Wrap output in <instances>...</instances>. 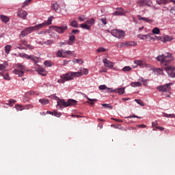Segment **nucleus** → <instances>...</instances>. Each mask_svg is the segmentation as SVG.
Instances as JSON below:
<instances>
[{"label":"nucleus","instance_id":"nucleus-1","mask_svg":"<svg viewBox=\"0 0 175 175\" xmlns=\"http://www.w3.org/2000/svg\"><path fill=\"white\" fill-rule=\"evenodd\" d=\"M83 75H88V69L82 68L80 72H68L60 75V79L57 82L64 84L66 81L74 80L75 77H81Z\"/></svg>","mask_w":175,"mask_h":175},{"label":"nucleus","instance_id":"nucleus-2","mask_svg":"<svg viewBox=\"0 0 175 175\" xmlns=\"http://www.w3.org/2000/svg\"><path fill=\"white\" fill-rule=\"evenodd\" d=\"M156 59L159 62H161V65L163 66H167V65L174 59V57H172L170 53H167V56H165V55H160L157 56Z\"/></svg>","mask_w":175,"mask_h":175},{"label":"nucleus","instance_id":"nucleus-3","mask_svg":"<svg viewBox=\"0 0 175 175\" xmlns=\"http://www.w3.org/2000/svg\"><path fill=\"white\" fill-rule=\"evenodd\" d=\"M26 70L27 68L25 66L23 65L22 64H17L16 68L13 70V73L14 75L18 76V77H23Z\"/></svg>","mask_w":175,"mask_h":175},{"label":"nucleus","instance_id":"nucleus-4","mask_svg":"<svg viewBox=\"0 0 175 175\" xmlns=\"http://www.w3.org/2000/svg\"><path fill=\"white\" fill-rule=\"evenodd\" d=\"M172 85H173V83H166L164 85H161V86L157 87V90L160 92H169V94H171L170 91H172V88L170 86Z\"/></svg>","mask_w":175,"mask_h":175},{"label":"nucleus","instance_id":"nucleus-5","mask_svg":"<svg viewBox=\"0 0 175 175\" xmlns=\"http://www.w3.org/2000/svg\"><path fill=\"white\" fill-rule=\"evenodd\" d=\"M111 36L115 38H118V39H122L124 36H125V31L119 29H113L111 32Z\"/></svg>","mask_w":175,"mask_h":175},{"label":"nucleus","instance_id":"nucleus-6","mask_svg":"<svg viewBox=\"0 0 175 175\" xmlns=\"http://www.w3.org/2000/svg\"><path fill=\"white\" fill-rule=\"evenodd\" d=\"M170 77H175V67L173 66H167L164 68Z\"/></svg>","mask_w":175,"mask_h":175},{"label":"nucleus","instance_id":"nucleus-7","mask_svg":"<svg viewBox=\"0 0 175 175\" xmlns=\"http://www.w3.org/2000/svg\"><path fill=\"white\" fill-rule=\"evenodd\" d=\"M54 29L58 33H64L65 31L68 29V25L64 24L61 26H54Z\"/></svg>","mask_w":175,"mask_h":175},{"label":"nucleus","instance_id":"nucleus-8","mask_svg":"<svg viewBox=\"0 0 175 175\" xmlns=\"http://www.w3.org/2000/svg\"><path fill=\"white\" fill-rule=\"evenodd\" d=\"M55 97V100H57V106L59 107H68V103L63 99H59L57 96H53Z\"/></svg>","mask_w":175,"mask_h":175},{"label":"nucleus","instance_id":"nucleus-9","mask_svg":"<svg viewBox=\"0 0 175 175\" xmlns=\"http://www.w3.org/2000/svg\"><path fill=\"white\" fill-rule=\"evenodd\" d=\"M33 31L32 30L31 27H29L23 29L20 34L21 38H25V36H27V35H29V33H32Z\"/></svg>","mask_w":175,"mask_h":175},{"label":"nucleus","instance_id":"nucleus-10","mask_svg":"<svg viewBox=\"0 0 175 175\" xmlns=\"http://www.w3.org/2000/svg\"><path fill=\"white\" fill-rule=\"evenodd\" d=\"M17 16H18V17H21V18H22L23 20H27V16H28V13L25 10L19 8L17 12Z\"/></svg>","mask_w":175,"mask_h":175},{"label":"nucleus","instance_id":"nucleus-11","mask_svg":"<svg viewBox=\"0 0 175 175\" xmlns=\"http://www.w3.org/2000/svg\"><path fill=\"white\" fill-rule=\"evenodd\" d=\"M137 43L135 41H127L122 42L120 45V47H131L132 46H136Z\"/></svg>","mask_w":175,"mask_h":175},{"label":"nucleus","instance_id":"nucleus-12","mask_svg":"<svg viewBox=\"0 0 175 175\" xmlns=\"http://www.w3.org/2000/svg\"><path fill=\"white\" fill-rule=\"evenodd\" d=\"M103 62L104 64V66L106 68H109V69H113V63L111 61L108 60L107 59H103Z\"/></svg>","mask_w":175,"mask_h":175},{"label":"nucleus","instance_id":"nucleus-13","mask_svg":"<svg viewBox=\"0 0 175 175\" xmlns=\"http://www.w3.org/2000/svg\"><path fill=\"white\" fill-rule=\"evenodd\" d=\"M23 57L24 58H27V59H31V61H34L35 62V64H38V57H35L34 55H28L27 54H23Z\"/></svg>","mask_w":175,"mask_h":175},{"label":"nucleus","instance_id":"nucleus-14","mask_svg":"<svg viewBox=\"0 0 175 175\" xmlns=\"http://www.w3.org/2000/svg\"><path fill=\"white\" fill-rule=\"evenodd\" d=\"M161 42H163V43H166V42H172L173 40V38L170 37V36H165L163 38L162 37H158Z\"/></svg>","mask_w":175,"mask_h":175},{"label":"nucleus","instance_id":"nucleus-15","mask_svg":"<svg viewBox=\"0 0 175 175\" xmlns=\"http://www.w3.org/2000/svg\"><path fill=\"white\" fill-rule=\"evenodd\" d=\"M44 27H46L44 23H42L41 24L36 25L35 26L31 27V29L33 31H38L39 29H42V28H44Z\"/></svg>","mask_w":175,"mask_h":175},{"label":"nucleus","instance_id":"nucleus-16","mask_svg":"<svg viewBox=\"0 0 175 175\" xmlns=\"http://www.w3.org/2000/svg\"><path fill=\"white\" fill-rule=\"evenodd\" d=\"M125 13V11L122 8H119L113 14V16H123Z\"/></svg>","mask_w":175,"mask_h":175},{"label":"nucleus","instance_id":"nucleus-17","mask_svg":"<svg viewBox=\"0 0 175 175\" xmlns=\"http://www.w3.org/2000/svg\"><path fill=\"white\" fill-rule=\"evenodd\" d=\"M134 64L138 65V66H140L141 68H145V66H147V64H145L144 62L141 60H135Z\"/></svg>","mask_w":175,"mask_h":175},{"label":"nucleus","instance_id":"nucleus-18","mask_svg":"<svg viewBox=\"0 0 175 175\" xmlns=\"http://www.w3.org/2000/svg\"><path fill=\"white\" fill-rule=\"evenodd\" d=\"M36 70L42 76H46V72L44 71V68H42L40 66H38Z\"/></svg>","mask_w":175,"mask_h":175},{"label":"nucleus","instance_id":"nucleus-19","mask_svg":"<svg viewBox=\"0 0 175 175\" xmlns=\"http://www.w3.org/2000/svg\"><path fill=\"white\" fill-rule=\"evenodd\" d=\"M137 17L138 20H139V21L143 20V21H145L146 23H149V24H151V23H152V21H151V19H148V18H144L140 15H137Z\"/></svg>","mask_w":175,"mask_h":175},{"label":"nucleus","instance_id":"nucleus-20","mask_svg":"<svg viewBox=\"0 0 175 175\" xmlns=\"http://www.w3.org/2000/svg\"><path fill=\"white\" fill-rule=\"evenodd\" d=\"M76 105H77V101L73 99H69L67 102V107L68 106H76Z\"/></svg>","mask_w":175,"mask_h":175},{"label":"nucleus","instance_id":"nucleus-21","mask_svg":"<svg viewBox=\"0 0 175 175\" xmlns=\"http://www.w3.org/2000/svg\"><path fill=\"white\" fill-rule=\"evenodd\" d=\"M150 36H151V33H148L147 35L139 34L137 36V38H139L142 40H145V39H147V38H150Z\"/></svg>","mask_w":175,"mask_h":175},{"label":"nucleus","instance_id":"nucleus-22","mask_svg":"<svg viewBox=\"0 0 175 175\" xmlns=\"http://www.w3.org/2000/svg\"><path fill=\"white\" fill-rule=\"evenodd\" d=\"M76 40V38L75 37L74 35H72L69 37V41L68 42V44H69V46H72V44H73V42H75Z\"/></svg>","mask_w":175,"mask_h":175},{"label":"nucleus","instance_id":"nucleus-23","mask_svg":"<svg viewBox=\"0 0 175 175\" xmlns=\"http://www.w3.org/2000/svg\"><path fill=\"white\" fill-rule=\"evenodd\" d=\"M57 57H62V58H66V55L64 53V50L58 51L56 53Z\"/></svg>","mask_w":175,"mask_h":175},{"label":"nucleus","instance_id":"nucleus-24","mask_svg":"<svg viewBox=\"0 0 175 175\" xmlns=\"http://www.w3.org/2000/svg\"><path fill=\"white\" fill-rule=\"evenodd\" d=\"M0 18L3 23H8L10 20L9 16L5 15H0Z\"/></svg>","mask_w":175,"mask_h":175},{"label":"nucleus","instance_id":"nucleus-25","mask_svg":"<svg viewBox=\"0 0 175 175\" xmlns=\"http://www.w3.org/2000/svg\"><path fill=\"white\" fill-rule=\"evenodd\" d=\"M87 99L88 101H87V103H88L89 105H94V102H97L98 100L97 99H92V98H90L88 96H87Z\"/></svg>","mask_w":175,"mask_h":175},{"label":"nucleus","instance_id":"nucleus-26","mask_svg":"<svg viewBox=\"0 0 175 175\" xmlns=\"http://www.w3.org/2000/svg\"><path fill=\"white\" fill-rule=\"evenodd\" d=\"M0 76H2L5 80H10V76L8 73L0 72Z\"/></svg>","mask_w":175,"mask_h":175},{"label":"nucleus","instance_id":"nucleus-27","mask_svg":"<svg viewBox=\"0 0 175 175\" xmlns=\"http://www.w3.org/2000/svg\"><path fill=\"white\" fill-rule=\"evenodd\" d=\"M12 51V45H6L5 46V54H9L10 53V51Z\"/></svg>","mask_w":175,"mask_h":175},{"label":"nucleus","instance_id":"nucleus-28","mask_svg":"<svg viewBox=\"0 0 175 175\" xmlns=\"http://www.w3.org/2000/svg\"><path fill=\"white\" fill-rule=\"evenodd\" d=\"M39 102L41 105H49V99L47 98H41L39 100Z\"/></svg>","mask_w":175,"mask_h":175},{"label":"nucleus","instance_id":"nucleus-29","mask_svg":"<svg viewBox=\"0 0 175 175\" xmlns=\"http://www.w3.org/2000/svg\"><path fill=\"white\" fill-rule=\"evenodd\" d=\"M15 109H16V110H18L19 111H23V110H24V106L21 105L16 104Z\"/></svg>","mask_w":175,"mask_h":175},{"label":"nucleus","instance_id":"nucleus-30","mask_svg":"<svg viewBox=\"0 0 175 175\" xmlns=\"http://www.w3.org/2000/svg\"><path fill=\"white\" fill-rule=\"evenodd\" d=\"M81 28H83V29H88L90 30L91 27L87 25V23H82L80 25Z\"/></svg>","mask_w":175,"mask_h":175},{"label":"nucleus","instance_id":"nucleus-31","mask_svg":"<svg viewBox=\"0 0 175 175\" xmlns=\"http://www.w3.org/2000/svg\"><path fill=\"white\" fill-rule=\"evenodd\" d=\"M117 92L119 94V95H122L125 93V88H120L117 90Z\"/></svg>","mask_w":175,"mask_h":175},{"label":"nucleus","instance_id":"nucleus-32","mask_svg":"<svg viewBox=\"0 0 175 175\" xmlns=\"http://www.w3.org/2000/svg\"><path fill=\"white\" fill-rule=\"evenodd\" d=\"M70 26L73 27V28H77L79 27V24L77 23V21H72L70 22Z\"/></svg>","mask_w":175,"mask_h":175},{"label":"nucleus","instance_id":"nucleus-33","mask_svg":"<svg viewBox=\"0 0 175 175\" xmlns=\"http://www.w3.org/2000/svg\"><path fill=\"white\" fill-rule=\"evenodd\" d=\"M132 87H142V83L140 82H132L131 83Z\"/></svg>","mask_w":175,"mask_h":175},{"label":"nucleus","instance_id":"nucleus-34","mask_svg":"<svg viewBox=\"0 0 175 175\" xmlns=\"http://www.w3.org/2000/svg\"><path fill=\"white\" fill-rule=\"evenodd\" d=\"M152 33H155L156 35H159L161 30H159V28L158 27H154L152 30Z\"/></svg>","mask_w":175,"mask_h":175},{"label":"nucleus","instance_id":"nucleus-35","mask_svg":"<svg viewBox=\"0 0 175 175\" xmlns=\"http://www.w3.org/2000/svg\"><path fill=\"white\" fill-rule=\"evenodd\" d=\"M122 72H131V70H132V68H131V66H124L122 69Z\"/></svg>","mask_w":175,"mask_h":175},{"label":"nucleus","instance_id":"nucleus-36","mask_svg":"<svg viewBox=\"0 0 175 175\" xmlns=\"http://www.w3.org/2000/svg\"><path fill=\"white\" fill-rule=\"evenodd\" d=\"M139 81H141V83H143V85H145V87H147L148 83V79H144L143 78H141L139 79Z\"/></svg>","mask_w":175,"mask_h":175},{"label":"nucleus","instance_id":"nucleus-37","mask_svg":"<svg viewBox=\"0 0 175 175\" xmlns=\"http://www.w3.org/2000/svg\"><path fill=\"white\" fill-rule=\"evenodd\" d=\"M29 109H33V105L29 104L23 106V110H29Z\"/></svg>","mask_w":175,"mask_h":175},{"label":"nucleus","instance_id":"nucleus-38","mask_svg":"<svg viewBox=\"0 0 175 175\" xmlns=\"http://www.w3.org/2000/svg\"><path fill=\"white\" fill-rule=\"evenodd\" d=\"M156 2L158 5H165L167 0H156Z\"/></svg>","mask_w":175,"mask_h":175},{"label":"nucleus","instance_id":"nucleus-39","mask_svg":"<svg viewBox=\"0 0 175 175\" xmlns=\"http://www.w3.org/2000/svg\"><path fill=\"white\" fill-rule=\"evenodd\" d=\"M44 65L47 68H50V66H53V63L51 61H45Z\"/></svg>","mask_w":175,"mask_h":175},{"label":"nucleus","instance_id":"nucleus-40","mask_svg":"<svg viewBox=\"0 0 175 175\" xmlns=\"http://www.w3.org/2000/svg\"><path fill=\"white\" fill-rule=\"evenodd\" d=\"M102 106L107 109H109V110H113V106H111L110 104H102Z\"/></svg>","mask_w":175,"mask_h":175},{"label":"nucleus","instance_id":"nucleus-41","mask_svg":"<svg viewBox=\"0 0 175 175\" xmlns=\"http://www.w3.org/2000/svg\"><path fill=\"white\" fill-rule=\"evenodd\" d=\"M59 8V6L57 4V3H55L52 4V8L55 12H57V10H58Z\"/></svg>","mask_w":175,"mask_h":175},{"label":"nucleus","instance_id":"nucleus-42","mask_svg":"<svg viewBox=\"0 0 175 175\" xmlns=\"http://www.w3.org/2000/svg\"><path fill=\"white\" fill-rule=\"evenodd\" d=\"M51 21H53V19L51 18H49L47 21L44 22L45 27H47V25H50L51 24Z\"/></svg>","mask_w":175,"mask_h":175},{"label":"nucleus","instance_id":"nucleus-43","mask_svg":"<svg viewBox=\"0 0 175 175\" xmlns=\"http://www.w3.org/2000/svg\"><path fill=\"white\" fill-rule=\"evenodd\" d=\"M31 1H32V0H26L23 5H22V8H25V6H28V5H29V3H31Z\"/></svg>","mask_w":175,"mask_h":175},{"label":"nucleus","instance_id":"nucleus-44","mask_svg":"<svg viewBox=\"0 0 175 175\" xmlns=\"http://www.w3.org/2000/svg\"><path fill=\"white\" fill-rule=\"evenodd\" d=\"M164 117H166L167 118H174L175 115L174 114H167V113H164Z\"/></svg>","mask_w":175,"mask_h":175},{"label":"nucleus","instance_id":"nucleus-45","mask_svg":"<svg viewBox=\"0 0 175 175\" xmlns=\"http://www.w3.org/2000/svg\"><path fill=\"white\" fill-rule=\"evenodd\" d=\"M86 24L94 25V24H95V20H94V18H90L89 21H86Z\"/></svg>","mask_w":175,"mask_h":175},{"label":"nucleus","instance_id":"nucleus-46","mask_svg":"<svg viewBox=\"0 0 175 175\" xmlns=\"http://www.w3.org/2000/svg\"><path fill=\"white\" fill-rule=\"evenodd\" d=\"M73 62H76L77 64H79L80 65H81L82 64H83L84 62L81 59H75Z\"/></svg>","mask_w":175,"mask_h":175},{"label":"nucleus","instance_id":"nucleus-47","mask_svg":"<svg viewBox=\"0 0 175 175\" xmlns=\"http://www.w3.org/2000/svg\"><path fill=\"white\" fill-rule=\"evenodd\" d=\"M135 102H136L138 105H140V106H144V103L140 99H135Z\"/></svg>","mask_w":175,"mask_h":175},{"label":"nucleus","instance_id":"nucleus-48","mask_svg":"<svg viewBox=\"0 0 175 175\" xmlns=\"http://www.w3.org/2000/svg\"><path fill=\"white\" fill-rule=\"evenodd\" d=\"M97 53H105V51H106V49L103 48V47H99L97 50H96Z\"/></svg>","mask_w":175,"mask_h":175},{"label":"nucleus","instance_id":"nucleus-49","mask_svg":"<svg viewBox=\"0 0 175 175\" xmlns=\"http://www.w3.org/2000/svg\"><path fill=\"white\" fill-rule=\"evenodd\" d=\"M152 128H158V122L154 121L152 122Z\"/></svg>","mask_w":175,"mask_h":175},{"label":"nucleus","instance_id":"nucleus-50","mask_svg":"<svg viewBox=\"0 0 175 175\" xmlns=\"http://www.w3.org/2000/svg\"><path fill=\"white\" fill-rule=\"evenodd\" d=\"M125 118H139V119H141L142 117H139L136 115H133V116H129L125 117Z\"/></svg>","mask_w":175,"mask_h":175},{"label":"nucleus","instance_id":"nucleus-51","mask_svg":"<svg viewBox=\"0 0 175 175\" xmlns=\"http://www.w3.org/2000/svg\"><path fill=\"white\" fill-rule=\"evenodd\" d=\"M139 3H141V5L142 6H144V5H147V6H150V5H148V3H147V1H144V0H141L139 1Z\"/></svg>","mask_w":175,"mask_h":175},{"label":"nucleus","instance_id":"nucleus-52","mask_svg":"<svg viewBox=\"0 0 175 175\" xmlns=\"http://www.w3.org/2000/svg\"><path fill=\"white\" fill-rule=\"evenodd\" d=\"M64 54H65V55H66V57H68V55H71L72 54V51H64Z\"/></svg>","mask_w":175,"mask_h":175},{"label":"nucleus","instance_id":"nucleus-53","mask_svg":"<svg viewBox=\"0 0 175 175\" xmlns=\"http://www.w3.org/2000/svg\"><path fill=\"white\" fill-rule=\"evenodd\" d=\"M100 21L103 23V24H104V25H106V24H107V21L105 17L102 18L100 19Z\"/></svg>","mask_w":175,"mask_h":175},{"label":"nucleus","instance_id":"nucleus-54","mask_svg":"<svg viewBox=\"0 0 175 175\" xmlns=\"http://www.w3.org/2000/svg\"><path fill=\"white\" fill-rule=\"evenodd\" d=\"M53 114H54L55 117H61V115H62L61 113L57 112V111H54Z\"/></svg>","mask_w":175,"mask_h":175},{"label":"nucleus","instance_id":"nucleus-55","mask_svg":"<svg viewBox=\"0 0 175 175\" xmlns=\"http://www.w3.org/2000/svg\"><path fill=\"white\" fill-rule=\"evenodd\" d=\"M5 69H6V65L0 64V70H5Z\"/></svg>","mask_w":175,"mask_h":175},{"label":"nucleus","instance_id":"nucleus-56","mask_svg":"<svg viewBox=\"0 0 175 175\" xmlns=\"http://www.w3.org/2000/svg\"><path fill=\"white\" fill-rule=\"evenodd\" d=\"M9 102V105H14V103H16V100H14V99H10L8 100Z\"/></svg>","mask_w":175,"mask_h":175},{"label":"nucleus","instance_id":"nucleus-57","mask_svg":"<svg viewBox=\"0 0 175 175\" xmlns=\"http://www.w3.org/2000/svg\"><path fill=\"white\" fill-rule=\"evenodd\" d=\"M99 90H107V87L105 85H101L99 86Z\"/></svg>","mask_w":175,"mask_h":175},{"label":"nucleus","instance_id":"nucleus-58","mask_svg":"<svg viewBox=\"0 0 175 175\" xmlns=\"http://www.w3.org/2000/svg\"><path fill=\"white\" fill-rule=\"evenodd\" d=\"M21 44H23L24 46H27L28 44L27 42V40H21Z\"/></svg>","mask_w":175,"mask_h":175},{"label":"nucleus","instance_id":"nucleus-59","mask_svg":"<svg viewBox=\"0 0 175 175\" xmlns=\"http://www.w3.org/2000/svg\"><path fill=\"white\" fill-rule=\"evenodd\" d=\"M106 91L107 92H114V91L116 92V90H113V88H107Z\"/></svg>","mask_w":175,"mask_h":175},{"label":"nucleus","instance_id":"nucleus-60","mask_svg":"<svg viewBox=\"0 0 175 175\" xmlns=\"http://www.w3.org/2000/svg\"><path fill=\"white\" fill-rule=\"evenodd\" d=\"M137 128H142V129H144V128H147V126L146 124H139V125H137Z\"/></svg>","mask_w":175,"mask_h":175},{"label":"nucleus","instance_id":"nucleus-61","mask_svg":"<svg viewBox=\"0 0 175 175\" xmlns=\"http://www.w3.org/2000/svg\"><path fill=\"white\" fill-rule=\"evenodd\" d=\"M79 32H80V31L77 29H73L71 33H72L73 35H76V33H79Z\"/></svg>","mask_w":175,"mask_h":175},{"label":"nucleus","instance_id":"nucleus-62","mask_svg":"<svg viewBox=\"0 0 175 175\" xmlns=\"http://www.w3.org/2000/svg\"><path fill=\"white\" fill-rule=\"evenodd\" d=\"M26 47H27V49H29V50H33V49H34L33 46L28 44H27V45H26Z\"/></svg>","mask_w":175,"mask_h":175},{"label":"nucleus","instance_id":"nucleus-63","mask_svg":"<svg viewBox=\"0 0 175 175\" xmlns=\"http://www.w3.org/2000/svg\"><path fill=\"white\" fill-rule=\"evenodd\" d=\"M65 44H66V42H60L58 43V46L59 47H62Z\"/></svg>","mask_w":175,"mask_h":175},{"label":"nucleus","instance_id":"nucleus-64","mask_svg":"<svg viewBox=\"0 0 175 175\" xmlns=\"http://www.w3.org/2000/svg\"><path fill=\"white\" fill-rule=\"evenodd\" d=\"M171 13L172 14H174L175 15V7H173L172 8H171V10H170Z\"/></svg>","mask_w":175,"mask_h":175}]
</instances>
